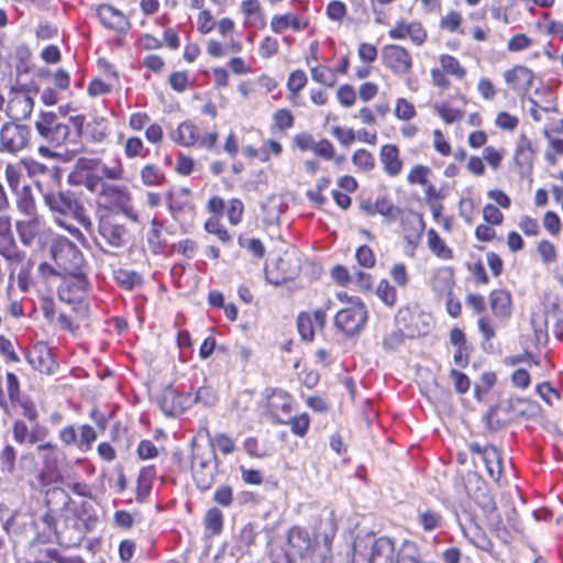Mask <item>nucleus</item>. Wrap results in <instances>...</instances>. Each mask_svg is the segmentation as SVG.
<instances>
[{
    "mask_svg": "<svg viewBox=\"0 0 563 563\" xmlns=\"http://www.w3.org/2000/svg\"><path fill=\"white\" fill-rule=\"evenodd\" d=\"M382 64L397 77L409 75L413 68L410 51L399 44H386L382 48Z\"/></svg>",
    "mask_w": 563,
    "mask_h": 563,
    "instance_id": "obj_15",
    "label": "nucleus"
},
{
    "mask_svg": "<svg viewBox=\"0 0 563 563\" xmlns=\"http://www.w3.org/2000/svg\"><path fill=\"white\" fill-rule=\"evenodd\" d=\"M99 197L110 207L129 213L132 209V195L125 185L106 183L99 189Z\"/></svg>",
    "mask_w": 563,
    "mask_h": 563,
    "instance_id": "obj_29",
    "label": "nucleus"
},
{
    "mask_svg": "<svg viewBox=\"0 0 563 563\" xmlns=\"http://www.w3.org/2000/svg\"><path fill=\"white\" fill-rule=\"evenodd\" d=\"M205 209L207 213H209V217L203 223V230L214 235L222 245H231L233 236L221 220L225 214L230 225H239L244 218V202L238 197L230 198L225 201L223 197L214 194L207 200Z\"/></svg>",
    "mask_w": 563,
    "mask_h": 563,
    "instance_id": "obj_3",
    "label": "nucleus"
},
{
    "mask_svg": "<svg viewBox=\"0 0 563 563\" xmlns=\"http://www.w3.org/2000/svg\"><path fill=\"white\" fill-rule=\"evenodd\" d=\"M243 49V44L239 40L231 38L228 44H223L222 42L210 38L207 42L206 51L207 54L212 58H221L227 54H240Z\"/></svg>",
    "mask_w": 563,
    "mask_h": 563,
    "instance_id": "obj_43",
    "label": "nucleus"
},
{
    "mask_svg": "<svg viewBox=\"0 0 563 563\" xmlns=\"http://www.w3.org/2000/svg\"><path fill=\"white\" fill-rule=\"evenodd\" d=\"M471 454L478 455L485 465L489 478L498 483L503 476L504 466L500 451L492 444L482 446L477 442L468 444Z\"/></svg>",
    "mask_w": 563,
    "mask_h": 563,
    "instance_id": "obj_20",
    "label": "nucleus"
},
{
    "mask_svg": "<svg viewBox=\"0 0 563 563\" xmlns=\"http://www.w3.org/2000/svg\"><path fill=\"white\" fill-rule=\"evenodd\" d=\"M488 302L492 314L500 321L508 320L514 310L511 292L506 288H496L489 291Z\"/></svg>",
    "mask_w": 563,
    "mask_h": 563,
    "instance_id": "obj_32",
    "label": "nucleus"
},
{
    "mask_svg": "<svg viewBox=\"0 0 563 563\" xmlns=\"http://www.w3.org/2000/svg\"><path fill=\"white\" fill-rule=\"evenodd\" d=\"M35 130L48 147L41 146L40 153L46 156H54L49 147L58 148L66 144L70 135L69 125L59 120L54 111H41L34 123Z\"/></svg>",
    "mask_w": 563,
    "mask_h": 563,
    "instance_id": "obj_7",
    "label": "nucleus"
},
{
    "mask_svg": "<svg viewBox=\"0 0 563 563\" xmlns=\"http://www.w3.org/2000/svg\"><path fill=\"white\" fill-rule=\"evenodd\" d=\"M113 278L119 287L129 291L136 287H141L144 283L140 273L126 268H118L114 271Z\"/></svg>",
    "mask_w": 563,
    "mask_h": 563,
    "instance_id": "obj_53",
    "label": "nucleus"
},
{
    "mask_svg": "<svg viewBox=\"0 0 563 563\" xmlns=\"http://www.w3.org/2000/svg\"><path fill=\"white\" fill-rule=\"evenodd\" d=\"M464 18L460 11L449 10L439 21L440 30L448 33L464 34L463 29Z\"/></svg>",
    "mask_w": 563,
    "mask_h": 563,
    "instance_id": "obj_59",
    "label": "nucleus"
},
{
    "mask_svg": "<svg viewBox=\"0 0 563 563\" xmlns=\"http://www.w3.org/2000/svg\"><path fill=\"white\" fill-rule=\"evenodd\" d=\"M157 478V470L154 464H148L140 468L135 482V500L140 504L150 497L155 479Z\"/></svg>",
    "mask_w": 563,
    "mask_h": 563,
    "instance_id": "obj_37",
    "label": "nucleus"
},
{
    "mask_svg": "<svg viewBox=\"0 0 563 563\" xmlns=\"http://www.w3.org/2000/svg\"><path fill=\"white\" fill-rule=\"evenodd\" d=\"M368 563H395V542L388 537L375 539L371 545Z\"/></svg>",
    "mask_w": 563,
    "mask_h": 563,
    "instance_id": "obj_38",
    "label": "nucleus"
},
{
    "mask_svg": "<svg viewBox=\"0 0 563 563\" xmlns=\"http://www.w3.org/2000/svg\"><path fill=\"white\" fill-rule=\"evenodd\" d=\"M34 108V99L31 91L23 86H12L8 92L5 113L13 121L30 118Z\"/></svg>",
    "mask_w": 563,
    "mask_h": 563,
    "instance_id": "obj_16",
    "label": "nucleus"
},
{
    "mask_svg": "<svg viewBox=\"0 0 563 563\" xmlns=\"http://www.w3.org/2000/svg\"><path fill=\"white\" fill-rule=\"evenodd\" d=\"M115 85H119V82L103 78L102 76H96L88 82L87 95L92 99L110 95Z\"/></svg>",
    "mask_w": 563,
    "mask_h": 563,
    "instance_id": "obj_60",
    "label": "nucleus"
},
{
    "mask_svg": "<svg viewBox=\"0 0 563 563\" xmlns=\"http://www.w3.org/2000/svg\"><path fill=\"white\" fill-rule=\"evenodd\" d=\"M400 227L408 244L416 246L421 239L426 228V222L421 213L409 212L398 219Z\"/></svg>",
    "mask_w": 563,
    "mask_h": 563,
    "instance_id": "obj_35",
    "label": "nucleus"
},
{
    "mask_svg": "<svg viewBox=\"0 0 563 563\" xmlns=\"http://www.w3.org/2000/svg\"><path fill=\"white\" fill-rule=\"evenodd\" d=\"M49 430L40 423H34L31 428L22 419H15L12 423V438L20 445H34L47 439Z\"/></svg>",
    "mask_w": 563,
    "mask_h": 563,
    "instance_id": "obj_25",
    "label": "nucleus"
},
{
    "mask_svg": "<svg viewBox=\"0 0 563 563\" xmlns=\"http://www.w3.org/2000/svg\"><path fill=\"white\" fill-rule=\"evenodd\" d=\"M427 235V247L430 253L440 261H452L454 260V251L446 243V241L439 234V232L430 228L426 232Z\"/></svg>",
    "mask_w": 563,
    "mask_h": 563,
    "instance_id": "obj_39",
    "label": "nucleus"
},
{
    "mask_svg": "<svg viewBox=\"0 0 563 563\" xmlns=\"http://www.w3.org/2000/svg\"><path fill=\"white\" fill-rule=\"evenodd\" d=\"M31 137L30 128L15 122H7L0 129V148L15 154L24 150Z\"/></svg>",
    "mask_w": 563,
    "mask_h": 563,
    "instance_id": "obj_18",
    "label": "nucleus"
},
{
    "mask_svg": "<svg viewBox=\"0 0 563 563\" xmlns=\"http://www.w3.org/2000/svg\"><path fill=\"white\" fill-rule=\"evenodd\" d=\"M110 134L109 123L101 118L87 125L86 137L93 143H103Z\"/></svg>",
    "mask_w": 563,
    "mask_h": 563,
    "instance_id": "obj_64",
    "label": "nucleus"
},
{
    "mask_svg": "<svg viewBox=\"0 0 563 563\" xmlns=\"http://www.w3.org/2000/svg\"><path fill=\"white\" fill-rule=\"evenodd\" d=\"M434 112L445 124H455L462 122L464 119V111L460 108L453 107L448 101H442L434 106Z\"/></svg>",
    "mask_w": 563,
    "mask_h": 563,
    "instance_id": "obj_58",
    "label": "nucleus"
},
{
    "mask_svg": "<svg viewBox=\"0 0 563 563\" xmlns=\"http://www.w3.org/2000/svg\"><path fill=\"white\" fill-rule=\"evenodd\" d=\"M128 125L133 132L144 130V136L148 143L162 145L164 141V130L157 122H151V117L146 111L132 112L129 117Z\"/></svg>",
    "mask_w": 563,
    "mask_h": 563,
    "instance_id": "obj_23",
    "label": "nucleus"
},
{
    "mask_svg": "<svg viewBox=\"0 0 563 563\" xmlns=\"http://www.w3.org/2000/svg\"><path fill=\"white\" fill-rule=\"evenodd\" d=\"M45 511L34 520L35 541L46 543L55 539L64 543V532L70 525L67 510L69 495L58 487L48 488L44 498Z\"/></svg>",
    "mask_w": 563,
    "mask_h": 563,
    "instance_id": "obj_2",
    "label": "nucleus"
},
{
    "mask_svg": "<svg viewBox=\"0 0 563 563\" xmlns=\"http://www.w3.org/2000/svg\"><path fill=\"white\" fill-rule=\"evenodd\" d=\"M98 233L106 244L113 249L125 247L133 240V234L126 222L110 210L99 216Z\"/></svg>",
    "mask_w": 563,
    "mask_h": 563,
    "instance_id": "obj_10",
    "label": "nucleus"
},
{
    "mask_svg": "<svg viewBox=\"0 0 563 563\" xmlns=\"http://www.w3.org/2000/svg\"><path fill=\"white\" fill-rule=\"evenodd\" d=\"M466 306L475 314H481L477 327L485 341H490L496 336V328L490 317L483 314L486 310V301L481 294L471 292L465 297Z\"/></svg>",
    "mask_w": 563,
    "mask_h": 563,
    "instance_id": "obj_27",
    "label": "nucleus"
},
{
    "mask_svg": "<svg viewBox=\"0 0 563 563\" xmlns=\"http://www.w3.org/2000/svg\"><path fill=\"white\" fill-rule=\"evenodd\" d=\"M170 89L177 93H184L187 89L196 87L195 79H191L188 70H175L168 76Z\"/></svg>",
    "mask_w": 563,
    "mask_h": 563,
    "instance_id": "obj_62",
    "label": "nucleus"
},
{
    "mask_svg": "<svg viewBox=\"0 0 563 563\" xmlns=\"http://www.w3.org/2000/svg\"><path fill=\"white\" fill-rule=\"evenodd\" d=\"M286 556L306 563H314L318 543L313 542L308 530L301 526H292L287 531Z\"/></svg>",
    "mask_w": 563,
    "mask_h": 563,
    "instance_id": "obj_13",
    "label": "nucleus"
},
{
    "mask_svg": "<svg viewBox=\"0 0 563 563\" xmlns=\"http://www.w3.org/2000/svg\"><path fill=\"white\" fill-rule=\"evenodd\" d=\"M431 290L440 297L453 295L455 287V269L452 266L435 267L428 282Z\"/></svg>",
    "mask_w": 563,
    "mask_h": 563,
    "instance_id": "obj_30",
    "label": "nucleus"
},
{
    "mask_svg": "<svg viewBox=\"0 0 563 563\" xmlns=\"http://www.w3.org/2000/svg\"><path fill=\"white\" fill-rule=\"evenodd\" d=\"M542 134L548 142L544 159L549 165H555L558 157L563 156V139L555 137L549 129H544Z\"/></svg>",
    "mask_w": 563,
    "mask_h": 563,
    "instance_id": "obj_56",
    "label": "nucleus"
},
{
    "mask_svg": "<svg viewBox=\"0 0 563 563\" xmlns=\"http://www.w3.org/2000/svg\"><path fill=\"white\" fill-rule=\"evenodd\" d=\"M224 516L218 507L209 508L203 517V527L211 536H219L223 530Z\"/></svg>",
    "mask_w": 563,
    "mask_h": 563,
    "instance_id": "obj_61",
    "label": "nucleus"
},
{
    "mask_svg": "<svg viewBox=\"0 0 563 563\" xmlns=\"http://www.w3.org/2000/svg\"><path fill=\"white\" fill-rule=\"evenodd\" d=\"M294 402L288 391L274 388L266 397V411L276 424L284 423L294 410Z\"/></svg>",
    "mask_w": 563,
    "mask_h": 563,
    "instance_id": "obj_21",
    "label": "nucleus"
},
{
    "mask_svg": "<svg viewBox=\"0 0 563 563\" xmlns=\"http://www.w3.org/2000/svg\"><path fill=\"white\" fill-rule=\"evenodd\" d=\"M0 255L13 264H21L25 260V252L19 249L13 234L0 238Z\"/></svg>",
    "mask_w": 563,
    "mask_h": 563,
    "instance_id": "obj_46",
    "label": "nucleus"
},
{
    "mask_svg": "<svg viewBox=\"0 0 563 563\" xmlns=\"http://www.w3.org/2000/svg\"><path fill=\"white\" fill-rule=\"evenodd\" d=\"M140 178L146 187H158L166 183L164 170L156 164H145L140 170Z\"/></svg>",
    "mask_w": 563,
    "mask_h": 563,
    "instance_id": "obj_52",
    "label": "nucleus"
},
{
    "mask_svg": "<svg viewBox=\"0 0 563 563\" xmlns=\"http://www.w3.org/2000/svg\"><path fill=\"white\" fill-rule=\"evenodd\" d=\"M505 92L523 98L534 86L536 73L523 64H515L503 71Z\"/></svg>",
    "mask_w": 563,
    "mask_h": 563,
    "instance_id": "obj_14",
    "label": "nucleus"
},
{
    "mask_svg": "<svg viewBox=\"0 0 563 563\" xmlns=\"http://www.w3.org/2000/svg\"><path fill=\"white\" fill-rule=\"evenodd\" d=\"M67 510L70 525L74 528H78L80 523H84L87 527L89 523H95L98 520V516L95 514L92 505L88 501L78 503L69 496Z\"/></svg>",
    "mask_w": 563,
    "mask_h": 563,
    "instance_id": "obj_36",
    "label": "nucleus"
},
{
    "mask_svg": "<svg viewBox=\"0 0 563 563\" xmlns=\"http://www.w3.org/2000/svg\"><path fill=\"white\" fill-rule=\"evenodd\" d=\"M428 31L418 20L407 21L398 19L394 26L388 30V37L394 41L410 40L416 46H422L428 41Z\"/></svg>",
    "mask_w": 563,
    "mask_h": 563,
    "instance_id": "obj_19",
    "label": "nucleus"
},
{
    "mask_svg": "<svg viewBox=\"0 0 563 563\" xmlns=\"http://www.w3.org/2000/svg\"><path fill=\"white\" fill-rule=\"evenodd\" d=\"M308 84V76L303 69L291 70L286 80L287 100L292 106H299L301 91Z\"/></svg>",
    "mask_w": 563,
    "mask_h": 563,
    "instance_id": "obj_42",
    "label": "nucleus"
},
{
    "mask_svg": "<svg viewBox=\"0 0 563 563\" xmlns=\"http://www.w3.org/2000/svg\"><path fill=\"white\" fill-rule=\"evenodd\" d=\"M90 307L89 306H74L69 313L59 312L55 321L59 330L77 335L80 325L89 320Z\"/></svg>",
    "mask_w": 563,
    "mask_h": 563,
    "instance_id": "obj_31",
    "label": "nucleus"
},
{
    "mask_svg": "<svg viewBox=\"0 0 563 563\" xmlns=\"http://www.w3.org/2000/svg\"><path fill=\"white\" fill-rule=\"evenodd\" d=\"M296 118L288 108H278L272 114V132L286 133L295 126Z\"/></svg>",
    "mask_w": 563,
    "mask_h": 563,
    "instance_id": "obj_49",
    "label": "nucleus"
},
{
    "mask_svg": "<svg viewBox=\"0 0 563 563\" xmlns=\"http://www.w3.org/2000/svg\"><path fill=\"white\" fill-rule=\"evenodd\" d=\"M192 191L188 187H180L176 192L168 194V208L173 213H180L191 209Z\"/></svg>",
    "mask_w": 563,
    "mask_h": 563,
    "instance_id": "obj_51",
    "label": "nucleus"
},
{
    "mask_svg": "<svg viewBox=\"0 0 563 563\" xmlns=\"http://www.w3.org/2000/svg\"><path fill=\"white\" fill-rule=\"evenodd\" d=\"M336 298L346 303L334 316V327L343 335H358L367 325L369 313L365 302L358 296H350L346 291L336 292Z\"/></svg>",
    "mask_w": 563,
    "mask_h": 563,
    "instance_id": "obj_5",
    "label": "nucleus"
},
{
    "mask_svg": "<svg viewBox=\"0 0 563 563\" xmlns=\"http://www.w3.org/2000/svg\"><path fill=\"white\" fill-rule=\"evenodd\" d=\"M239 10L245 27L263 29L266 26L267 18L261 0H241Z\"/></svg>",
    "mask_w": 563,
    "mask_h": 563,
    "instance_id": "obj_34",
    "label": "nucleus"
},
{
    "mask_svg": "<svg viewBox=\"0 0 563 563\" xmlns=\"http://www.w3.org/2000/svg\"><path fill=\"white\" fill-rule=\"evenodd\" d=\"M63 280L57 289L58 298L73 306H89L87 296L90 290V282L86 271L59 275Z\"/></svg>",
    "mask_w": 563,
    "mask_h": 563,
    "instance_id": "obj_12",
    "label": "nucleus"
},
{
    "mask_svg": "<svg viewBox=\"0 0 563 563\" xmlns=\"http://www.w3.org/2000/svg\"><path fill=\"white\" fill-rule=\"evenodd\" d=\"M123 154L126 159H144L150 155V148L139 135H130L122 143Z\"/></svg>",
    "mask_w": 563,
    "mask_h": 563,
    "instance_id": "obj_45",
    "label": "nucleus"
},
{
    "mask_svg": "<svg viewBox=\"0 0 563 563\" xmlns=\"http://www.w3.org/2000/svg\"><path fill=\"white\" fill-rule=\"evenodd\" d=\"M475 506H477L487 520L498 518V511L495 498L486 485L478 486L471 495Z\"/></svg>",
    "mask_w": 563,
    "mask_h": 563,
    "instance_id": "obj_40",
    "label": "nucleus"
},
{
    "mask_svg": "<svg viewBox=\"0 0 563 563\" xmlns=\"http://www.w3.org/2000/svg\"><path fill=\"white\" fill-rule=\"evenodd\" d=\"M181 398L174 389H166L159 399V406L167 416H178L184 411Z\"/></svg>",
    "mask_w": 563,
    "mask_h": 563,
    "instance_id": "obj_54",
    "label": "nucleus"
},
{
    "mask_svg": "<svg viewBox=\"0 0 563 563\" xmlns=\"http://www.w3.org/2000/svg\"><path fill=\"white\" fill-rule=\"evenodd\" d=\"M216 473V466L207 460L192 465V479L200 492H207L213 486Z\"/></svg>",
    "mask_w": 563,
    "mask_h": 563,
    "instance_id": "obj_41",
    "label": "nucleus"
},
{
    "mask_svg": "<svg viewBox=\"0 0 563 563\" xmlns=\"http://www.w3.org/2000/svg\"><path fill=\"white\" fill-rule=\"evenodd\" d=\"M170 140L178 146L219 152V132L214 129L201 134L199 126L191 120L180 122L170 133Z\"/></svg>",
    "mask_w": 563,
    "mask_h": 563,
    "instance_id": "obj_8",
    "label": "nucleus"
},
{
    "mask_svg": "<svg viewBox=\"0 0 563 563\" xmlns=\"http://www.w3.org/2000/svg\"><path fill=\"white\" fill-rule=\"evenodd\" d=\"M12 192L16 196L15 203L21 213L27 217L37 216L36 202L29 185H24Z\"/></svg>",
    "mask_w": 563,
    "mask_h": 563,
    "instance_id": "obj_48",
    "label": "nucleus"
},
{
    "mask_svg": "<svg viewBox=\"0 0 563 563\" xmlns=\"http://www.w3.org/2000/svg\"><path fill=\"white\" fill-rule=\"evenodd\" d=\"M43 200L47 208L59 217L55 219V223L66 230L75 240L85 245L87 239L77 227L69 224L65 219L71 218L76 220L86 231L92 230V220L82 201L80 195L70 189L48 190L43 192Z\"/></svg>",
    "mask_w": 563,
    "mask_h": 563,
    "instance_id": "obj_1",
    "label": "nucleus"
},
{
    "mask_svg": "<svg viewBox=\"0 0 563 563\" xmlns=\"http://www.w3.org/2000/svg\"><path fill=\"white\" fill-rule=\"evenodd\" d=\"M536 155L537 147L532 140L526 133H520L515 143L512 164L521 178L532 174Z\"/></svg>",
    "mask_w": 563,
    "mask_h": 563,
    "instance_id": "obj_17",
    "label": "nucleus"
},
{
    "mask_svg": "<svg viewBox=\"0 0 563 563\" xmlns=\"http://www.w3.org/2000/svg\"><path fill=\"white\" fill-rule=\"evenodd\" d=\"M378 159L383 173L389 178L399 177L405 168L400 147L395 143H386L379 147Z\"/></svg>",
    "mask_w": 563,
    "mask_h": 563,
    "instance_id": "obj_26",
    "label": "nucleus"
},
{
    "mask_svg": "<svg viewBox=\"0 0 563 563\" xmlns=\"http://www.w3.org/2000/svg\"><path fill=\"white\" fill-rule=\"evenodd\" d=\"M300 272L301 258L295 250H286L264 268L266 282L275 287L295 280Z\"/></svg>",
    "mask_w": 563,
    "mask_h": 563,
    "instance_id": "obj_11",
    "label": "nucleus"
},
{
    "mask_svg": "<svg viewBox=\"0 0 563 563\" xmlns=\"http://www.w3.org/2000/svg\"><path fill=\"white\" fill-rule=\"evenodd\" d=\"M163 230L164 222L158 218L152 219L150 230L146 233V241L150 250L154 254H161L166 246Z\"/></svg>",
    "mask_w": 563,
    "mask_h": 563,
    "instance_id": "obj_47",
    "label": "nucleus"
},
{
    "mask_svg": "<svg viewBox=\"0 0 563 563\" xmlns=\"http://www.w3.org/2000/svg\"><path fill=\"white\" fill-rule=\"evenodd\" d=\"M376 210L377 214L384 217L389 223L397 221L404 213V210L386 195L376 198Z\"/></svg>",
    "mask_w": 563,
    "mask_h": 563,
    "instance_id": "obj_55",
    "label": "nucleus"
},
{
    "mask_svg": "<svg viewBox=\"0 0 563 563\" xmlns=\"http://www.w3.org/2000/svg\"><path fill=\"white\" fill-rule=\"evenodd\" d=\"M375 295L387 308H394L398 302L397 288L387 278L378 282Z\"/></svg>",
    "mask_w": 563,
    "mask_h": 563,
    "instance_id": "obj_57",
    "label": "nucleus"
},
{
    "mask_svg": "<svg viewBox=\"0 0 563 563\" xmlns=\"http://www.w3.org/2000/svg\"><path fill=\"white\" fill-rule=\"evenodd\" d=\"M396 563H423L419 544L413 540H404L397 552Z\"/></svg>",
    "mask_w": 563,
    "mask_h": 563,
    "instance_id": "obj_50",
    "label": "nucleus"
},
{
    "mask_svg": "<svg viewBox=\"0 0 563 563\" xmlns=\"http://www.w3.org/2000/svg\"><path fill=\"white\" fill-rule=\"evenodd\" d=\"M439 66L430 69V78L433 87L440 91H448L452 88V79L459 82L467 78V68L461 60L449 53H442L438 57Z\"/></svg>",
    "mask_w": 563,
    "mask_h": 563,
    "instance_id": "obj_9",
    "label": "nucleus"
},
{
    "mask_svg": "<svg viewBox=\"0 0 563 563\" xmlns=\"http://www.w3.org/2000/svg\"><path fill=\"white\" fill-rule=\"evenodd\" d=\"M97 18L106 29L115 32L125 33L131 26L126 15L111 4H100L97 8Z\"/></svg>",
    "mask_w": 563,
    "mask_h": 563,
    "instance_id": "obj_33",
    "label": "nucleus"
},
{
    "mask_svg": "<svg viewBox=\"0 0 563 563\" xmlns=\"http://www.w3.org/2000/svg\"><path fill=\"white\" fill-rule=\"evenodd\" d=\"M432 169L428 165L415 164L409 168L406 176V181L410 186L423 187L430 181Z\"/></svg>",
    "mask_w": 563,
    "mask_h": 563,
    "instance_id": "obj_63",
    "label": "nucleus"
},
{
    "mask_svg": "<svg viewBox=\"0 0 563 563\" xmlns=\"http://www.w3.org/2000/svg\"><path fill=\"white\" fill-rule=\"evenodd\" d=\"M35 451L41 463V467L35 474L37 486L43 489L63 483L64 476L60 465L66 455L58 444L44 440L36 445Z\"/></svg>",
    "mask_w": 563,
    "mask_h": 563,
    "instance_id": "obj_6",
    "label": "nucleus"
},
{
    "mask_svg": "<svg viewBox=\"0 0 563 563\" xmlns=\"http://www.w3.org/2000/svg\"><path fill=\"white\" fill-rule=\"evenodd\" d=\"M417 522L423 532H432L441 528L443 516L440 510L431 507L417 510Z\"/></svg>",
    "mask_w": 563,
    "mask_h": 563,
    "instance_id": "obj_44",
    "label": "nucleus"
},
{
    "mask_svg": "<svg viewBox=\"0 0 563 563\" xmlns=\"http://www.w3.org/2000/svg\"><path fill=\"white\" fill-rule=\"evenodd\" d=\"M16 232L21 243L24 246H31L36 240L45 243L49 236L53 238L51 229L43 230L38 216H32L27 220L18 221Z\"/></svg>",
    "mask_w": 563,
    "mask_h": 563,
    "instance_id": "obj_28",
    "label": "nucleus"
},
{
    "mask_svg": "<svg viewBox=\"0 0 563 563\" xmlns=\"http://www.w3.org/2000/svg\"><path fill=\"white\" fill-rule=\"evenodd\" d=\"M310 25V19L307 15H299L296 12L286 11L275 13L269 21V29L275 35H283L287 31L300 33L306 31Z\"/></svg>",
    "mask_w": 563,
    "mask_h": 563,
    "instance_id": "obj_22",
    "label": "nucleus"
},
{
    "mask_svg": "<svg viewBox=\"0 0 563 563\" xmlns=\"http://www.w3.org/2000/svg\"><path fill=\"white\" fill-rule=\"evenodd\" d=\"M49 252L55 266L41 263L38 271L43 274L48 273L59 276L87 269L82 252L66 236L54 235L51 240Z\"/></svg>",
    "mask_w": 563,
    "mask_h": 563,
    "instance_id": "obj_4",
    "label": "nucleus"
},
{
    "mask_svg": "<svg viewBox=\"0 0 563 563\" xmlns=\"http://www.w3.org/2000/svg\"><path fill=\"white\" fill-rule=\"evenodd\" d=\"M25 358L34 371L41 374H53L58 367L49 346L44 342H36L26 352Z\"/></svg>",
    "mask_w": 563,
    "mask_h": 563,
    "instance_id": "obj_24",
    "label": "nucleus"
}]
</instances>
